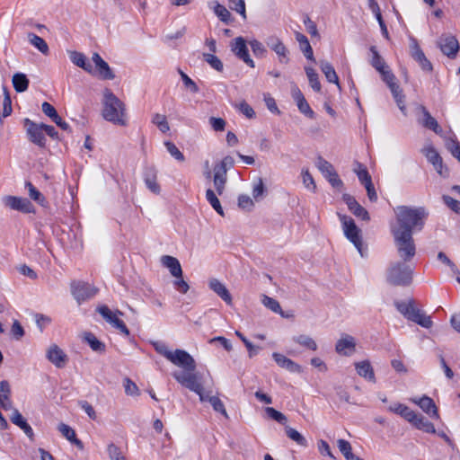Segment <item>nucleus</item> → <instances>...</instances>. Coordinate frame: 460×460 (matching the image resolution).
<instances>
[{
	"instance_id": "nucleus-30",
	"label": "nucleus",
	"mask_w": 460,
	"mask_h": 460,
	"mask_svg": "<svg viewBox=\"0 0 460 460\" xmlns=\"http://www.w3.org/2000/svg\"><path fill=\"white\" fill-rule=\"evenodd\" d=\"M320 68H321L322 72L324 74L328 82L333 83V84H337V86L339 88H341L340 84H339V77L335 72L333 66L331 63H329L328 61H325V60H321L320 61Z\"/></svg>"
},
{
	"instance_id": "nucleus-17",
	"label": "nucleus",
	"mask_w": 460,
	"mask_h": 460,
	"mask_svg": "<svg viewBox=\"0 0 460 460\" xmlns=\"http://www.w3.org/2000/svg\"><path fill=\"white\" fill-rule=\"evenodd\" d=\"M3 204L13 209L24 214L29 213V200L25 198L16 196H4L3 198Z\"/></svg>"
},
{
	"instance_id": "nucleus-33",
	"label": "nucleus",
	"mask_w": 460,
	"mask_h": 460,
	"mask_svg": "<svg viewBox=\"0 0 460 460\" xmlns=\"http://www.w3.org/2000/svg\"><path fill=\"white\" fill-rule=\"evenodd\" d=\"M205 397V402H208L215 411L221 413L226 419L229 418L225 404L219 397L210 395L209 393H206Z\"/></svg>"
},
{
	"instance_id": "nucleus-48",
	"label": "nucleus",
	"mask_w": 460,
	"mask_h": 460,
	"mask_svg": "<svg viewBox=\"0 0 460 460\" xmlns=\"http://www.w3.org/2000/svg\"><path fill=\"white\" fill-rule=\"evenodd\" d=\"M203 58L207 63H208L211 66V67H213L217 71H223V63L217 56L210 53H204Z\"/></svg>"
},
{
	"instance_id": "nucleus-28",
	"label": "nucleus",
	"mask_w": 460,
	"mask_h": 460,
	"mask_svg": "<svg viewBox=\"0 0 460 460\" xmlns=\"http://www.w3.org/2000/svg\"><path fill=\"white\" fill-rule=\"evenodd\" d=\"M423 153L427 158V160L431 163L438 172L442 174V158L440 155L437 152V150L433 146H428L423 149Z\"/></svg>"
},
{
	"instance_id": "nucleus-54",
	"label": "nucleus",
	"mask_w": 460,
	"mask_h": 460,
	"mask_svg": "<svg viewBox=\"0 0 460 460\" xmlns=\"http://www.w3.org/2000/svg\"><path fill=\"white\" fill-rule=\"evenodd\" d=\"M164 146L167 149V151L170 153V155L174 157L177 161L182 162L184 161V155L179 150V148L170 141H166L164 143Z\"/></svg>"
},
{
	"instance_id": "nucleus-55",
	"label": "nucleus",
	"mask_w": 460,
	"mask_h": 460,
	"mask_svg": "<svg viewBox=\"0 0 460 460\" xmlns=\"http://www.w3.org/2000/svg\"><path fill=\"white\" fill-rule=\"evenodd\" d=\"M265 411L270 418L278 421L280 424H284L287 421V417L282 412L275 410L272 407H267L265 409Z\"/></svg>"
},
{
	"instance_id": "nucleus-13",
	"label": "nucleus",
	"mask_w": 460,
	"mask_h": 460,
	"mask_svg": "<svg viewBox=\"0 0 460 460\" xmlns=\"http://www.w3.org/2000/svg\"><path fill=\"white\" fill-rule=\"evenodd\" d=\"M232 51L250 67H254V62L250 58L246 42L243 37H237L231 44Z\"/></svg>"
},
{
	"instance_id": "nucleus-47",
	"label": "nucleus",
	"mask_w": 460,
	"mask_h": 460,
	"mask_svg": "<svg viewBox=\"0 0 460 460\" xmlns=\"http://www.w3.org/2000/svg\"><path fill=\"white\" fill-rule=\"evenodd\" d=\"M152 122L155 124L163 133H166L170 129L169 123L164 115L159 113L155 114Z\"/></svg>"
},
{
	"instance_id": "nucleus-27",
	"label": "nucleus",
	"mask_w": 460,
	"mask_h": 460,
	"mask_svg": "<svg viewBox=\"0 0 460 460\" xmlns=\"http://www.w3.org/2000/svg\"><path fill=\"white\" fill-rule=\"evenodd\" d=\"M355 367L358 376L375 383V373L368 360L355 363Z\"/></svg>"
},
{
	"instance_id": "nucleus-19",
	"label": "nucleus",
	"mask_w": 460,
	"mask_h": 460,
	"mask_svg": "<svg viewBox=\"0 0 460 460\" xmlns=\"http://www.w3.org/2000/svg\"><path fill=\"white\" fill-rule=\"evenodd\" d=\"M412 402L419 405L420 409L433 419H439L438 408L434 401L429 396H422L421 398L411 399Z\"/></svg>"
},
{
	"instance_id": "nucleus-42",
	"label": "nucleus",
	"mask_w": 460,
	"mask_h": 460,
	"mask_svg": "<svg viewBox=\"0 0 460 460\" xmlns=\"http://www.w3.org/2000/svg\"><path fill=\"white\" fill-rule=\"evenodd\" d=\"M70 58L75 66L83 68L84 70H85L87 72L91 71L92 66H91V64L86 62V58L84 54H82L80 52L74 51L71 53Z\"/></svg>"
},
{
	"instance_id": "nucleus-6",
	"label": "nucleus",
	"mask_w": 460,
	"mask_h": 460,
	"mask_svg": "<svg viewBox=\"0 0 460 460\" xmlns=\"http://www.w3.org/2000/svg\"><path fill=\"white\" fill-rule=\"evenodd\" d=\"M339 218L342 224L345 236L354 244L360 255L364 256L359 228L356 226L354 220L350 217L339 215Z\"/></svg>"
},
{
	"instance_id": "nucleus-9",
	"label": "nucleus",
	"mask_w": 460,
	"mask_h": 460,
	"mask_svg": "<svg viewBox=\"0 0 460 460\" xmlns=\"http://www.w3.org/2000/svg\"><path fill=\"white\" fill-rule=\"evenodd\" d=\"M230 168L221 160L214 166L213 183L217 193L221 196L227 182V171Z\"/></svg>"
},
{
	"instance_id": "nucleus-5",
	"label": "nucleus",
	"mask_w": 460,
	"mask_h": 460,
	"mask_svg": "<svg viewBox=\"0 0 460 460\" xmlns=\"http://www.w3.org/2000/svg\"><path fill=\"white\" fill-rule=\"evenodd\" d=\"M173 377L183 386L196 393L201 402H205V392L201 384V376L194 371L175 372Z\"/></svg>"
},
{
	"instance_id": "nucleus-39",
	"label": "nucleus",
	"mask_w": 460,
	"mask_h": 460,
	"mask_svg": "<svg viewBox=\"0 0 460 460\" xmlns=\"http://www.w3.org/2000/svg\"><path fill=\"white\" fill-rule=\"evenodd\" d=\"M84 341L89 344L91 349L96 352H103L105 350V345L100 341L94 334L92 332H86L84 334Z\"/></svg>"
},
{
	"instance_id": "nucleus-21",
	"label": "nucleus",
	"mask_w": 460,
	"mask_h": 460,
	"mask_svg": "<svg viewBox=\"0 0 460 460\" xmlns=\"http://www.w3.org/2000/svg\"><path fill=\"white\" fill-rule=\"evenodd\" d=\"M407 319L420 324L424 328H429L432 325V321L429 316L423 314L414 305L410 307L409 314L406 316Z\"/></svg>"
},
{
	"instance_id": "nucleus-52",
	"label": "nucleus",
	"mask_w": 460,
	"mask_h": 460,
	"mask_svg": "<svg viewBox=\"0 0 460 460\" xmlns=\"http://www.w3.org/2000/svg\"><path fill=\"white\" fill-rule=\"evenodd\" d=\"M317 167L325 177H328L332 172L335 171L332 164L322 157L318 158Z\"/></svg>"
},
{
	"instance_id": "nucleus-18",
	"label": "nucleus",
	"mask_w": 460,
	"mask_h": 460,
	"mask_svg": "<svg viewBox=\"0 0 460 460\" xmlns=\"http://www.w3.org/2000/svg\"><path fill=\"white\" fill-rule=\"evenodd\" d=\"M412 426H414L417 429H420L423 432L429 434H436V429L432 422H430L427 418L413 411V416L410 418L408 420Z\"/></svg>"
},
{
	"instance_id": "nucleus-34",
	"label": "nucleus",
	"mask_w": 460,
	"mask_h": 460,
	"mask_svg": "<svg viewBox=\"0 0 460 460\" xmlns=\"http://www.w3.org/2000/svg\"><path fill=\"white\" fill-rule=\"evenodd\" d=\"M372 53V58L370 59V65L377 71L383 72L384 69L388 67L383 58L379 55L376 48L375 46H371L369 49Z\"/></svg>"
},
{
	"instance_id": "nucleus-53",
	"label": "nucleus",
	"mask_w": 460,
	"mask_h": 460,
	"mask_svg": "<svg viewBox=\"0 0 460 460\" xmlns=\"http://www.w3.org/2000/svg\"><path fill=\"white\" fill-rule=\"evenodd\" d=\"M34 319L40 332H42L43 330L51 323V318L49 316L41 314H35Z\"/></svg>"
},
{
	"instance_id": "nucleus-16",
	"label": "nucleus",
	"mask_w": 460,
	"mask_h": 460,
	"mask_svg": "<svg viewBox=\"0 0 460 460\" xmlns=\"http://www.w3.org/2000/svg\"><path fill=\"white\" fill-rule=\"evenodd\" d=\"M440 50L448 58H454L459 51L460 46L455 36H442L439 40Z\"/></svg>"
},
{
	"instance_id": "nucleus-62",
	"label": "nucleus",
	"mask_w": 460,
	"mask_h": 460,
	"mask_svg": "<svg viewBox=\"0 0 460 460\" xmlns=\"http://www.w3.org/2000/svg\"><path fill=\"white\" fill-rule=\"evenodd\" d=\"M215 13L224 22L227 23L230 20V12L222 4H217L215 7Z\"/></svg>"
},
{
	"instance_id": "nucleus-45",
	"label": "nucleus",
	"mask_w": 460,
	"mask_h": 460,
	"mask_svg": "<svg viewBox=\"0 0 460 460\" xmlns=\"http://www.w3.org/2000/svg\"><path fill=\"white\" fill-rule=\"evenodd\" d=\"M286 434L291 440L295 441L297 445L302 447L307 446L306 439L296 429L291 427H286Z\"/></svg>"
},
{
	"instance_id": "nucleus-23",
	"label": "nucleus",
	"mask_w": 460,
	"mask_h": 460,
	"mask_svg": "<svg viewBox=\"0 0 460 460\" xmlns=\"http://www.w3.org/2000/svg\"><path fill=\"white\" fill-rule=\"evenodd\" d=\"M157 172L155 167H146L144 172V181L146 187L154 193L160 192V186L156 182Z\"/></svg>"
},
{
	"instance_id": "nucleus-2",
	"label": "nucleus",
	"mask_w": 460,
	"mask_h": 460,
	"mask_svg": "<svg viewBox=\"0 0 460 460\" xmlns=\"http://www.w3.org/2000/svg\"><path fill=\"white\" fill-rule=\"evenodd\" d=\"M103 118L117 125H125V105L124 103L109 89L103 93Z\"/></svg>"
},
{
	"instance_id": "nucleus-22",
	"label": "nucleus",
	"mask_w": 460,
	"mask_h": 460,
	"mask_svg": "<svg viewBox=\"0 0 460 460\" xmlns=\"http://www.w3.org/2000/svg\"><path fill=\"white\" fill-rule=\"evenodd\" d=\"M272 357H273L274 360L276 361V363L280 367L285 368V369L288 370L289 372L300 373L302 371V368L298 364H296V362H294L293 360H291L290 358H287L286 356H284L280 353L274 352L272 354Z\"/></svg>"
},
{
	"instance_id": "nucleus-38",
	"label": "nucleus",
	"mask_w": 460,
	"mask_h": 460,
	"mask_svg": "<svg viewBox=\"0 0 460 460\" xmlns=\"http://www.w3.org/2000/svg\"><path fill=\"white\" fill-rule=\"evenodd\" d=\"M389 411L402 416L407 421L410 420L411 417L413 416L414 411L411 410L408 406L402 403H395L394 405H391L389 407Z\"/></svg>"
},
{
	"instance_id": "nucleus-7",
	"label": "nucleus",
	"mask_w": 460,
	"mask_h": 460,
	"mask_svg": "<svg viewBox=\"0 0 460 460\" xmlns=\"http://www.w3.org/2000/svg\"><path fill=\"white\" fill-rule=\"evenodd\" d=\"M71 291L75 299L79 304H81L88 299L93 298L98 290L88 283L74 281L71 284Z\"/></svg>"
},
{
	"instance_id": "nucleus-63",
	"label": "nucleus",
	"mask_w": 460,
	"mask_h": 460,
	"mask_svg": "<svg viewBox=\"0 0 460 460\" xmlns=\"http://www.w3.org/2000/svg\"><path fill=\"white\" fill-rule=\"evenodd\" d=\"M235 107L241 113H243L248 119H252L255 116L253 109L245 101H243L239 104H236Z\"/></svg>"
},
{
	"instance_id": "nucleus-43",
	"label": "nucleus",
	"mask_w": 460,
	"mask_h": 460,
	"mask_svg": "<svg viewBox=\"0 0 460 460\" xmlns=\"http://www.w3.org/2000/svg\"><path fill=\"white\" fill-rule=\"evenodd\" d=\"M261 303L263 304L264 306H266L267 308H269L272 312H274L276 314H279L282 316H284V314H283V311L281 309V306H280L279 303L276 299H274L272 297H270V296H268L266 295H263L262 298H261Z\"/></svg>"
},
{
	"instance_id": "nucleus-4",
	"label": "nucleus",
	"mask_w": 460,
	"mask_h": 460,
	"mask_svg": "<svg viewBox=\"0 0 460 460\" xmlns=\"http://www.w3.org/2000/svg\"><path fill=\"white\" fill-rule=\"evenodd\" d=\"M398 256L404 261H410L416 254V246L411 233L391 231Z\"/></svg>"
},
{
	"instance_id": "nucleus-20",
	"label": "nucleus",
	"mask_w": 460,
	"mask_h": 460,
	"mask_svg": "<svg viewBox=\"0 0 460 460\" xmlns=\"http://www.w3.org/2000/svg\"><path fill=\"white\" fill-rule=\"evenodd\" d=\"M356 342L352 336L344 334L337 341L335 349L337 353L349 356L355 350Z\"/></svg>"
},
{
	"instance_id": "nucleus-29",
	"label": "nucleus",
	"mask_w": 460,
	"mask_h": 460,
	"mask_svg": "<svg viewBox=\"0 0 460 460\" xmlns=\"http://www.w3.org/2000/svg\"><path fill=\"white\" fill-rule=\"evenodd\" d=\"M58 429L72 444L75 445L81 450L84 449L83 442L76 438L75 430L70 426L60 423Z\"/></svg>"
},
{
	"instance_id": "nucleus-57",
	"label": "nucleus",
	"mask_w": 460,
	"mask_h": 460,
	"mask_svg": "<svg viewBox=\"0 0 460 460\" xmlns=\"http://www.w3.org/2000/svg\"><path fill=\"white\" fill-rule=\"evenodd\" d=\"M251 49L253 52V54L258 58H263L265 57V54L267 52L265 47L261 42H260L257 40H253L250 41Z\"/></svg>"
},
{
	"instance_id": "nucleus-25",
	"label": "nucleus",
	"mask_w": 460,
	"mask_h": 460,
	"mask_svg": "<svg viewBox=\"0 0 460 460\" xmlns=\"http://www.w3.org/2000/svg\"><path fill=\"white\" fill-rule=\"evenodd\" d=\"M161 261L163 265L170 270V273L174 278L182 276V269L178 259L170 255H164Z\"/></svg>"
},
{
	"instance_id": "nucleus-64",
	"label": "nucleus",
	"mask_w": 460,
	"mask_h": 460,
	"mask_svg": "<svg viewBox=\"0 0 460 460\" xmlns=\"http://www.w3.org/2000/svg\"><path fill=\"white\" fill-rule=\"evenodd\" d=\"M108 454L111 460H126L122 456L120 449L114 444L108 446Z\"/></svg>"
},
{
	"instance_id": "nucleus-61",
	"label": "nucleus",
	"mask_w": 460,
	"mask_h": 460,
	"mask_svg": "<svg viewBox=\"0 0 460 460\" xmlns=\"http://www.w3.org/2000/svg\"><path fill=\"white\" fill-rule=\"evenodd\" d=\"M358 170L355 169V172L357 173L359 181L363 185L367 184V181H372L371 176L368 173L366 167H364L361 164H358Z\"/></svg>"
},
{
	"instance_id": "nucleus-36",
	"label": "nucleus",
	"mask_w": 460,
	"mask_h": 460,
	"mask_svg": "<svg viewBox=\"0 0 460 460\" xmlns=\"http://www.w3.org/2000/svg\"><path fill=\"white\" fill-rule=\"evenodd\" d=\"M293 341L305 347L307 349L315 351L317 349V344L313 338L308 335L300 334L292 338Z\"/></svg>"
},
{
	"instance_id": "nucleus-37",
	"label": "nucleus",
	"mask_w": 460,
	"mask_h": 460,
	"mask_svg": "<svg viewBox=\"0 0 460 460\" xmlns=\"http://www.w3.org/2000/svg\"><path fill=\"white\" fill-rule=\"evenodd\" d=\"M31 45L35 47L44 56L49 54V48L46 40L36 34L31 33Z\"/></svg>"
},
{
	"instance_id": "nucleus-10",
	"label": "nucleus",
	"mask_w": 460,
	"mask_h": 460,
	"mask_svg": "<svg viewBox=\"0 0 460 460\" xmlns=\"http://www.w3.org/2000/svg\"><path fill=\"white\" fill-rule=\"evenodd\" d=\"M169 361L173 365L183 368L184 371H194L196 369L194 358L183 349H176L172 351Z\"/></svg>"
},
{
	"instance_id": "nucleus-56",
	"label": "nucleus",
	"mask_w": 460,
	"mask_h": 460,
	"mask_svg": "<svg viewBox=\"0 0 460 460\" xmlns=\"http://www.w3.org/2000/svg\"><path fill=\"white\" fill-rule=\"evenodd\" d=\"M31 199H33L43 208H47L48 202L42 193L31 184Z\"/></svg>"
},
{
	"instance_id": "nucleus-32",
	"label": "nucleus",
	"mask_w": 460,
	"mask_h": 460,
	"mask_svg": "<svg viewBox=\"0 0 460 460\" xmlns=\"http://www.w3.org/2000/svg\"><path fill=\"white\" fill-rule=\"evenodd\" d=\"M388 88L390 89V91L393 94V97H394V101L396 102L398 108L401 110V111L403 114H405V111H406L405 101H404L405 96L402 94V91L400 85L397 83H394V84H392L391 85H389Z\"/></svg>"
},
{
	"instance_id": "nucleus-24",
	"label": "nucleus",
	"mask_w": 460,
	"mask_h": 460,
	"mask_svg": "<svg viewBox=\"0 0 460 460\" xmlns=\"http://www.w3.org/2000/svg\"><path fill=\"white\" fill-rule=\"evenodd\" d=\"M209 288L212 289L219 297H221L227 305L232 304V296L226 288V286L217 279L209 280Z\"/></svg>"
},
{
	"instance_id": "nucleus-15",
	"label": "nucleus",
	"mask_w": 460,
	"mask_h": 460,
	"mask_svg": "<svg viewBox=\"0 0 460 460\" xmlns=\"http://www.w3.org/2000/svg\"><path fill=\"white\" fill-rule=\"evenodd\" d=\"M419 109L422 114V117L418 119L419 124H420L425 128L432 130L437 135L442 136V128L439 126L437 119L431 116L430 112L426 109V107L420 105Z\"/></svg>"
},
{
	"instance_id": "nucleus-1",
	"label": "nucleus",
	"mask_w": 460,
	"mask_h": 460,
	"mask_svg": "<svg viewBox=\"0 0 460 460\" xmlns=\"http://www.w3.org/2000/svg\"><path fill=\"white\" fill-rule=\"evenodd\" d=\"M397 225L391 226V231H401L413 234L414 230H421L427 212L424 208L398 206L394 209Z\"/></svg>"
},
{
	"instance_id": "nucleus-41",
	"label": "nucleus",
	"mask_w": 460,
	"mask_h": 460,
	"mask_svg": "<svg viewBox=\"0 0 460 460\" xmlns=\"http://www.w3.org/2000/svg\"><path fill=\"white\" fill-rule=\"evenodd\" d=\"M305 71L307 75L310 86L314 91L319 93L321 91V83L319 81L318 74L313 67L309 66L305 67Z\"/></svg>"
},
{
	"instance_id": "nucleus-8",
	"label": "nucleus",
	"mask_w": 460,
	"mask_h": 460,
	"mask_svg": "<svg viewBox=\"0 0 460 460\" xmlns=\"http://www.w3.org/2000/svg\"><path fill=\"white\" fill-rule=\"evenodd\" d=\"M97 311L114 328L119 330L126 336L129 335V330L126 326L125 323L119 318V315L122 314L120 311L112 312L106 305L98 307Z\"/></svg>"
},
{
	"instance_id": "nucleus-58",
	"label": "nucleus",
	"mask_w": 460,
	"mask_h": 460,
	"mask_svg": "<svg viewBox=\"0 0 460 460\" xmlns=\"http://www.w3.org/2000/svg\"><path fill=\"white\" fill-rule=\"evenodd\" d=\"M442 199L447 208H449L455 213L460 214V201L459 200H456L448 195H443Z\"/></svg>"
},
{
	"instance_id": "nucleus-60",
	"label": "nucleus",
	"mask_w": 460,
	"mask_h": 460,
	"mask_svg": "<svg viewBox=\"0 0 460 460\" xmlns=\"http://www.w3.org/2000/svg\"><path fill=\"white\" fill-rule=\"evenodd\" d=\"M230 8L240 13L243 19L246 18L244 0H229Z\"/></svg>"
},
{
	"instance_id": "nucleus-50",
	"label": "nucleus",
	"mask_w": 460,
	"mask_h": 460,
	"mask_svg": "<svg viewBox=\"0 0 460 460\" xmlns=\"http://www.w3.org/2000/svg\"><path fill=\"white\" fill-rule=\"evenodd\" d=\"M12 113V100L6 87H4L3 114L4 118L8 117Z\"/></svg>"
},
{
	"instance_id": "nucleus-46",
	"label": "nucleus",
	"mask_w": 460,
	"mask_h": 460,
	"mask_svg": "<svg viewBox=\"0 0 460 460\" xmlns=\"http://www.w3.org/2000/svg\"><path fill=\"white\" fill-rule=\"evenodd\" d=\"M447 149L460 162V143L454 137H449L446 142Z\"/></svg>"
},
{
	"instance_id": "nucleus-14",
	"label": "nucleus",
	"mask_w": 460,
	"mask_h": 460,
	"mask_svg": "<svg viewBox=\"0 0 460 460\" xmlns=\"http://www.w3.org/2000/svg\"><path fill=\"white\" fill-rule=\"evenodd\" d=\"M46 357L58 368L65 367L68 362L67 355L56 344L47 349Z\"/></svg>"
},
{
	"instance_id": "nucleus-49",
	"label": "nucleus",
	"mask_w": 460,
	"mask_h": 460,
	"mask_svg": "<svg viewBox=\"0 0 460 460\" xmlns=\"http://www.w3.org/2000/svg\"><path fill=\"white\" fill-rule=\"evenodd\" d=\"M100 76L104 80H111L115 77L111 67L106 61H102L98 66H96Z\"/></svg>"
},
{
	"instance_id": "nucleus-26",
	"label": "nucleus",
	"mask_w": 460,
	"mask_h": 460,
	"mask_svg": "<svg viewBox=\"0 0 460 460\" xmlns=\"http://www.w3.org/2000/svg\"><path fill=\"white\" fill-rule=\"evenodd\" d=\"M11 388L7 381L3 380L0 382V407L4 410L12 409V402L10 399Z\"/></svg>"
},
{
	"instance_id": "nucleus-35",
	"label": "nucleus",
	"mask_w": 460,
	"mask_h": 460,
	"mask_svg": "<svg viewBox=\"0 0 460 460\" xmlns=\"http://www.w3.org/2000/svg\"><path fill=\"white\" fill-rule=\"evenodd\" d=\"M13 85L17 93H23L27 90L29 80L25 74L16 73L13 76Z\"/></svg>"
},
{
	"instance_id": "nucleus-11",
	"label": "nucleus",
	"mask_w": 460,
	"mask_h": 460,
	"mask_svg": "<svg viewBox=\"0 0 460 460\" xmlns=\"http://www.w3.org/2000/svg\"><path fill=\"white\" fill-rule=\"evenodd\" d=\"M410 53L411 58L419 63L422 70L431 72L433 66L430 61L426 58L416 39L411 38L410 43Z\"/></svg>"
},
{
	"instance_id": "nucleus-3",
	"label": "nucleus",
	"mask_w": 460,
	"mask_h": 460,
	"mask_svg": "<svg viewBox=\"0 0 460 460\" xmlns=\"http://www.w3.org/2000/svg\"><path fill=\"white\" fill-rule=\"evenodd\" d=\"M412 268L402 261L392 262L386 270V280L394 286H409L412 281Z\"/></svg>"
},
{
	"instance_id": "nucleus-40",
	"label": "nucleus",
	"mask_w": 460,
	"mask_h": 460,
	"mask_svg": "<svg viewBox=\"0 0 460 460\" xmlns=\"http://www.w3.org/2000/svg\"><path fill=\"white\" fill-rule=\"evenodd\" d=\"M217 191H214L211 189H208L206 190V199L208 202L211 205V207L220 215L224 216V210L220 204L219 199L217 197L216 194Z\"/></svg>"
},
{
	"instance_id": "nucleus-12",
	"label": "nucleus",
	"mask_w": 460,
	"mask_h": 460,
	"mask_svg": "<svg viewBox=\"0 0 460 460\" xmlns=\"http://www.w3.org/2000/svg\"><path fill=\"white\" fill-rule=\"evenodd\" d=\"M267 46L273 50L278 58L279 61L282 64H288L289 61L288 49L284 45L282 40L277 36H270L266 40Z\"/></svg>"
},
{
	"instance_id": "nucleus-59",
	"label": "nucleus",
	"mask_w": 460,
	"mask_h": 460,
	"mask_svg": "<svg viewBox=\"0 0 460 460\" xmlns=\"http://www.w3.org/2000/svg\"><path fill=\"white\" fill-rule=\"evenodd\" d=\"M153 346L157 353L164 356L166 359L169 360L172 354V351L169 349L165 343L162 341H155L153 343Z\"/></svg>"
},
{
	"instance_id": "nucleus-31",
	"label": "nucleus",
	"mask_w": 460,
	"mask_h": 460,
	"mask_svg": "<svg viewBox=\"0 0 460 460\" xmlns=\"http://www.w3.org/2000/svg\"><path fill=\"white\" fill-rule=\"evenodd\" d=\"M31 141L40 147L45 146L46 137L42 128L31 121Z\"/></svg>"
},
{
	"instance_id": "nucleus-44",
	"label": "nucleus",
	"mask_w": 460,
	"mask_h": 460,
	"mask_svg": "<svg viewBox=\"0 0 460 460\" xmlns=\"http://www.w3.org/2000/svg\"><path fill=\"white\" fill-rule=\"evenodd\" d=\"M11 421L19 426L26 434H29V424L26 420L22 417V415L18 411V410H13L12 415L10 416Z\"/></svg>"
},
{
	"instance_id": "nucleus-51",
	"label": "nucleus",
	"mask_w": 460,
	"mask_h": 460,
	"mask_svg": "<svg viewBox=\"0 0 460 460\" xmlns=\"http://www.w3.org/2000/svg\"><path fill=\"white\" fill-rule=\"evenodd\" d=\"M123 385L127 395L137 396L139 394V389L137 385L128 377L124 379Z\"/></svg>"
}]
</instances>
